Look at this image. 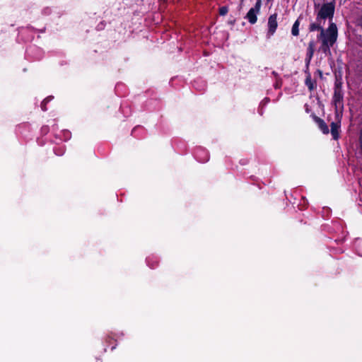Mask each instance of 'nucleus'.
<instances>
[{"label": "nucleus", "instance_id": "nucleus-1", "mask_svg": "<svg viewBox=\"0 0 362 362\" xmlns=\"http://www.w3.org/2000/svg\"><path fill=\"white\" fill-rule=\"evenodd\" d=\"M337 25L332 23L327 29H321V33L317 36V40L321 42L319 50L325 55L331 54L330 48L334 45L337 39Z\"/></svg>", "mask_w": 362, "mask_h": 362}, {"label": "nucleus", "instance_id": "nucleus-2", "mask_svg": "<svg viewBox=\"0 0 362 362\" xmlns=\"http://www.w3.org/2000/svg\"><path fill=\"white\" fill-rule=\"evenodd\" d=\"M334 6L331 3L325 4L318 12L317 20L332 18L334 15Z\"/></svg>", "mask_w": 362, "mask_h": 362}, {"label": "nucleus", "instance_id": "nucleus-3", "mask_svg": "<svg viewBox=\"0 0 362 362\" xmlns=\"http://www.w3.org/2000/svg\"><path fill=\"white\" fill-rule=\"evenodd\" d=\"M261 6V0H257L254 8H252L249 10L247 13L246 18L248 19L249 22L252 24H254L257 21V14L259 13Z\"/></svg>", "mask_w": 362, "mask_h": 362}, {"label": "nucleus", "instance_id": "nucleus-4", "mask_svg": "<svg viewBox=\"0 0 362 362\" xmlns=\"http://www.w3.org/2000/svg\"><path fill=\"white\" fill-rule=\"evenodd\" d=\"M277 14L271 15L268 20L269 32L273 35L277 28Z\"/></svg>", "mask_w": 362, "mask_h": 362}, {"label": "nucleus", "instance_id": "nucleus-5", "mask_svg": "<svg viewBox=\"0 0 362 362\" xmlns=\"http://www.w3.org/2000/svg\"><path fill=\"white\" fill-rule=\"evenodd\" d=\"M315 42L314 41H310L308 44V52H307V61L308 62H310V61L311 60V59L313 58V54H314V52H315Z\"/></svg>", "mask_w": 362, "mask_h": 362}, {"label": "nucleus", "instance_id": "nucleus-6", "mask_svg": "<svg viewBox=\"0 0 362 362\" xmlns=\"http://www.w3.org/2000/svg\"><path fill=\"white\" fill-rule=\"evenodd\" d=\"M316 122L318 124L319 128L324 134L329 133L328 126L326 124V123L322 119H321L320 118H317L316 119Z\"/></svg>", "mask_w": 362, "mask_h": 362}, {"label": "nucleus", "instance_id": "nucleus-7", "mask_svg": "<svg viewBox=\"0 0 362 362\" xmlns=\"http://www.w3.org/2000/svg\"><path fill=\"white\" fill-rule=\"evenodd\" d=\"M339 126L334 122L331 124V134L334 139H337L339 136Z\"/></svg>", "mask_w": 362, "mask_h": 362}, {"label": "nucleus", "instance_id": "nucleus-8", "mask_svg": "<svg viewBox=\"0 0 362 362\" xmlns=\"http://www.w3.org/2000/svg\"><path fill=\"white\" fill-rule=\"evenodd\" d=\"M299 25L300 22L298 20H296L293 25L291 33L293 36H298L299 35Z\"/></svg>", "mask_w": 362, "mask_h": 362}, {"label": "nucleus", "instance_id": "nucleus-9", "mask_svg": "<svg viewBox=\"0 0 362 362\" xmlns=\"http://www.w3.org/2000/svg\"><path fill=\"white\" fill-rule=\"evenodd\" d=\"M310 30L314 31L315 30H318L321 32V29H324L320 24L317 23H312L310 25Z\"/></svg>", "mask_w": 362, "mask_h": 362}, {"label": "nucleus", "instance_id": "nucleus-10", "mask_svg": "<svg viewBox=\"0 0 362 362\" xmlns=\"http://www.w3.org/2000/svg\"><path fill=\"white\" fill-rule=\"evenodd\" d=\"M228 13V8L223 6L219 9V13L221 16H225Z\"/></svg>", "mask_w": 362, "mask_h": 362}, {"label": "nucleus", "instance_id": "nucleus-11", "mask_svg": "<svg viewBox=\"0 0 362 362\" xmlns=\"http://www.w3.org/2000/svg\"><path fill=\"white\" fill-rule=\"evenodd\" d=\"M305 83L310 90L313 89V84L311 82L310 78H307Z\"/></svg>", "mask_w": 362, "mask_h": 362}, {"label": "nucleus", "instance_id": "nucleus-12", "mask_svg": "<svg viewBox=\"0 0 362 362\" xmlns=\"http://www.w3.org/2000/svg\"><path fill=\"white\" fill-rule=\"evenodd\" d=\"M339 98H340L339 95H338V94H337V93H335V94H334V101H335L336 103L339 101Z\"/></svg>", "mask_w": 362, "mask_h": 362}, {"label": "nucleus", "instance_id": "nucleus-13", "mask_svg": "<svg viewBox=\"0 0 362 362\" xmlns=\"http://www.w3.org/2000/svg\"><path fill=\"white\" fill-rule=\"evenodd\" d=\"M361 139H362V132H361Z\"/></svg>", "mask_w": 362, "mask_h": 362}]
</instances>
